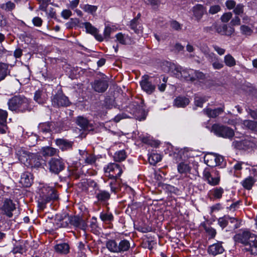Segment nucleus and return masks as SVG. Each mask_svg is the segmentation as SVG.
<instances>
[{
	"instance_id": "obj_1",
	"label": "nucleus",
	"mask_w": 257,
	"mask_h": 257,
	"mask_svg": "<svg viewBox=\"0 0 257 257\" xmlns=\"http://www.w3.org/2000/svg\"><path fill=\"white\" fill-rule=\"evenodd\" d=\"M161 67L164 72L171 73L179 79L187 81L193 80L192 76L195 73V70L183 69L181 66L169 62H163Z\"/></svg>"
},
{
	"instance_id": "obj_2",
	"label": "nucleus",
	"mask_w": 257,
	"mask_h": 257,
	"mask_svg": "<svg viewBox=\"0 0 257 257\" xmlns=\"http://www.w3.org/2000/svg\"><path fill=\"white\" fill-rule=\"evenodd\" d=\"M234 239L235 242L240 243L252 254H257V236L248 231H243L236 234Z\"/></svg>"
},
{
	"instance_id": "obj_3",
	"label": "nucleus",
	"mask_w": 257,
	"mask_h": 257,
	"mask_svg": "<svg viewBox=\"0 0 257 257\" xmlns=\"http://www.w3.org/2000/svg\"><path fill=\"white\" fill-rule=\"evenodd\" d=\"M57 198L58 195L56 190L53 187L45 185L40 190L38 202L39 206L44 208L46 204Z\"/></svg>"
},
{
	"instance_id": "obj_4",
	"label": "nucleus",
	"mask_w": 257,
	"mask_h": 257,
	"mask_svg": "<svg viewBox=\"0 0 257 257\" xmlns=\"http://www.w3.org/2000/svg\"><path fill=\"white\" fill-rule=\"evenodd\" d=\"M105 245L107 249L111 252L121 253L128 250L130 247V242L123 239L118 243L115 240L109 239L106 241Z\"/></svg>"
},
{
	"instance_id": "obj_5",
	"label": "nucleus",
	"mask_w": 257,
	"mask_h": 257,
	"mask_svg": "<svg viewBox=\"0 0 257 257\" xmlns=\"http://www.w3.org/2000/svg\"><path fill=\"white\" fill-rule=\"evenodd\" d=\"M8 104L10 110L23 112L28 108L29 101L23 96H15L9 101Z\"/></svg>"
},
{
	"instance_id": "obj_6",
	"label": "nucleus",
	"mask_w": 257,
	"mask_h": 257,
	"mask_svg": "<svg viewBox=\"0 0 257 257\" xmlns=\"http://www.w3.org/2000/svg\"><path fill=\"white\" fill-rule=\"evenodd\" d=\"M211 131L216 136L226 139H231L234 135L233 130L228 126L215 124L212 125Z\"/></svg>"
},
{
	"instance_id": "obj_7",
	"label": "nucleus",
	"mask_w": 257,
	"mask_h": 257,
	"mask_svg": "<svg viewBox=\"0 0 257 257\" xmlns=\"http://www.w3.org/2000/svg\"><path fill=\"white\" fill-rule=\"evenodd\" d=\"M203 176L204 180L211 186H216L219 184L220 180V177L218 171L212 169L209 170L208 169H204Z\"/></svg>"
},
{
	"instance_id": "obj_8",
	"label": "nucleus",
	"mask_w": 257,
	"mask_h": 257,
	"mask_svg": "<svg viewBox=\"0 0 257 257\" xmlns=\"http://www.w3.org/2000/svg\"><path fill=\"white\" fill-rule=\"evenodd\" d=\"M126 111L130 112L136 119L139 120H144L145 116H142L141 115H144V108L143 105H139V101H134L130 104L126 108Z\"/></svg>"
},
{
	"instance_id": "obj_9",
	"label": "nucleus",
	"mask_w": 257,
	"mask_h": 257,
	"mask_svg": "<svg viewBox=\"0 0 257 257\" xmlns=\"http://www.w3.org/2000/svg\"><path fill=\"white\" fill-rule=\"evenodd\" d=\"M39 132L43 134L59 133L61 128L58 123L54 122L40 123L38 125Z\"/></svg>"
},
{
	"instance_id": "obj_10",
	"label": "nucleus",
	"mask_w": 257,
	"mask_h": 257,
	"mask_svg": "<svg viewBox=\"0 0 257 257\" xmlns=\"http://www.w3.org/2000/svg\"><path fill=\"white\" fill-rule=\"evenodd\" d=\"M104 171L106 176L110 179H115L119 177L122 173L119 165L115 163H109L104 167Z\"/></svg>"
},
{
	"instance_id": "obj_11",
	"label": "nucleus",
	"mask_w": 257,
	"mask_h": 257,
	"mask_svg": "<svg viewBox=\"0 0 257 257\" xmlns=\"http://www.w3.org/2000/svg\"><path fill=\"white\" fill-rule=\"evenodd\" d=\"M50 171L55 174H58L64 168V163L63 160L59 157L52 158L49 162Z\"/></svg>"
},
{
	"instance_id": "obj_12",
	"label": "nucleus",
	"mask_w": 257,
	"mask_h": 257,
	"mask_svg": "<svg viewBox=\"0 0 257 257\" xmlns=\"http://www.w3.org/2000/svg\"><path fill=\"white\" fill-rule=\"evenodd\" d=\"M52 103L54 106H68L70 102L68 98L61 91H58L52 99Z\"/></svg>"
},
{
	"instance_id": "obj_13",
	"label": "nucleus",
	"mask_w": 257,
	"mask_h": 257,
	"mask_svg": "<svg viewBox=\"0 0 257 257\" xmlns=\"http://www.w3.org/2000/svg\"><path fill=\"white\" fill-rule=\"evenodd\" d=\"M24 154L26 155V156L22 155L20 156L19 159L21 161H24L23 158L26 157V161L28 162L29 165L32 167L38 168L41 165V159L37 155L34 154L30 155L25 153H24Z\"/></svg>"
},
{
	"instance_id": "obj_14",
	"label": "nucleus",
	"mask_w": 257,
	"mask_h": 257,
	"mask_svg": "<svg viewBox=\"0 0 257 257\" xmlns=\"http://www.w3.org/2000/svg\"><path fill=\"white\" fill-rule=\"evenodd\" d=\"M80 157L79 161L80 163H84L86 165H93L96 160V158L93 155L88 153L85 150H79Z\"/></svg>"
},
{
	"instance_id": "obj_15",
	"label": "nucleus",
	"mask_w": 257,
	"mask_h": 257,
	"mask_svg": "<svg viewBox=\"0 0 257 257\" xmlns=\"http://www.w3.org/2000/svg\"><path fill=\"white\" fill-rule=\"evenodd\" d=\"M70 223L76 228L85 230L87 225L86 221L79 216H72L70 218Z\"/></svg>"
},
{
	"instance_id": "obj_16",
	"label": "nucleus",
	"mask_w": 257,
	"mask_h": 257,
	"mask_svg": "<svg viewBox=\"0 0 257 257\" xmlns=\"http://www.w3.org/2000/svg\"><path fill=\"white\" fill-rule=\"evenodd\" d=\"M142 89L147 93L152 94L155 90L156 86L152 84L148 79V76H144L143 79L140 82Z\"/></svg>"
},
{
	"instance_id": "obj_17",
	"label": "nucleus",
	"mask_w": 257,
	"mask_h": 257,
	"mask_svg": "<svg viewBox=\"0 0 257 257\" xmlns=\"http://www.w3.org/2000/svg\"><path fill=\"white\" fill-rule=\"evenodd\" d=\"M224 192L223 188L221 187H217L209 190L208 196L211 200H220L222 198Z\"/></svg>"
},
{
	"instance_id": "obj_18",
	"label": "nucleus",
	"mask_w": 257,
	"mask_h": 257,
	"mask_svg": "<svg viewBox=\"0 0 257 257\" xmlns=\"http://www.w3.org/2000/svg\"><path fill=\"white\" fill-rule=\"evenodd\" d=\"M15 205L11 199H6L2 207V210L9 217L13 216L12 212L15 209Z\"/></svg>"
},
{
	"instance_id": "obj_19",
	"label": "nucleus",
	"mask_w": 257,
	"mask_h": 257,
	"mask_svg": "<svg viewBox=\"0 0 257 257\" xmlns=\"http://www.w3.org/2000/svg\"><path fill=\"white\" fill-rule=\"evenodd\" d=\"M55 142L56 145L62 151L71 150L73 145V142L63 139H57Z\"/></svg>"
},
{
	"instance_id": "obj_20",
	"label": "nucleus",
	"mask_w": 257,
	"mask_h": 257,
	"mask_svg": "<svg viewBox=\"0 0 257 257\" xmlns=\"http://www.w3.org/2000/svg\"><path fill=\"white\" fill-rule=\"evenodd\" d=\"M8 113L7 111L0 109V134L7 133L8 127L6 124Z\"/></svg>"
},
{
	"instance_id": "obj_21",
	"label": "nucleus",
	"mask_w": 257,
	"mask_h": 257,
	"mask_svg": "<svg viewBox=\"0 0 257 257\" xmlns=\"http://www.w3.org/2000/svg\"><path fill=\"white\" fill-rule=\"evenodd\" d=\"M48 95L45 90H38L35 93L34 100L38 103L42 104L48 99Z\"/></svg>"
},
{
	"instance_id": "obj_22",
	"label": "nucleus",
	"mask_w": 257,
	"mask_h": 257,
	"mask_svg": "<svg viewBox=\"0 0 257 257\" xmlns=\"http://www.w3.org/2000/svg\"><path fill=\"white\" fill-rule=\"evenodd\" d=\"M92 87L95 91L102 92L106 90L108 84L105 80H95L92 85Z\"/></svg>"
},
{
	"instance_id": "obj_23",
	"label": "nucleus",
	"mask_w": 257,
	"mask_h": 257,
	"mask_svg": "<svg viewBox=\"0 0 257 257\" xmlns=\"http://www.w3.org/2000/svg\"><path fill=\"white\" fill-rule=\"evenodd\" d=\"M83 25L87 33L94 35L99 41H101L102 40L101 37L97 34V29L93 27L90 23L85 22Z\"/></svg>"
},
{
	"instance_id": "obj_24",
	"label": "nucleus",
	"mask_w": 257,
	"mask_h": 257,
	"mask_svg": "<svg viewBox=\"0 0 257 257\" xmlns=\"http://www.w3.org/2000/svg\"><path fill=\"white\" fill-rule=\"evenodd\" d=\"M217 32L223 35L230 36L234 32V29L231 27H228L226 25H223L217 28Z\"/></svg>"
},
{
	"instance_id": "obj_25",
	"label": "nucleus",
	"mask_w": 257,
	"mask_h": 257,
	"mask_svg": "<svg viewBox=\"0 0 257 257\" xmlns=\"http://www.w3.org/2000/svg\"><path fill=\"white\" fill-rule=\"evenodd\" d=\"M224 248L220 243H216L210 245L208 248V252L213 255L222 253Z\"/></svg>"
},
{
	"instance_id": "obj_26",
	"label": "nucleus",
	"mask_w": 257,
	"mask_h": 257,
	"mask_svg": "<svg viewBox=\"0 0 257 257\" xmlns=\"http://www.w3.org/2000/svg\"><path fill=\"white\" fill-rule=\"evenodd\" d=\"M243 145L246 146L244 147L245 150L250 149H253L255 147L256 143V139L251 137L247 136L243 140Z\"/></svg>"
},
{
	"instance_id": "obj_27",
	"label": "nucleus",
	"mask_w": 257,
	"mask_h": 257,
	"mask_svg": "<svg viewBox=\"0 0 257 257\" xmlns=\"http://www.w3.org/2000/svg\"><path fill=\"white\" fill-rule=\"evenodd\" d=\"M32 181L31 174L26 172L22 175L20 182L24 186L28 187L31 185Z\"/></svg>"
},
{
	"instance_id": "obj_28",
	"label": "nucleus",
	"mask_w": 257,
	"mask_h": 257,
	"mask_svg": "<svg viewBox=\"0 0 257 257\" xmlns=\"http://www.w3.org/2000/svg\"><path fill=\"white\" fill-rule=\"evenodd\" d=\"M255 182L256 180L253 177L248 176L243 180L240 184L245 189L250 190Z\"/></svg>"
},
{
	"instance_id": "obj_29",
	"label": "nucleus",
	"mask_w": 257,
	"mask_h": 257,
	"mask_svg": "<svg viewBox=\"0 0 257 257\" xmlns=\"http://www.w3.org/2000/svg\"><path fill=\"white\" fill-rule=\"evenodd\" d=\"M215 154L208 153L205 155L204 156V162L208 166H216V163H215Z\"/></svg>"
},
{
	"instance_id": "obj_30",
	"label": "nucleus",
	"mask_w": 257,
	"mask_h": 257,
	"mask_svg": "<svg viewBox=\"0 0 257 257\" xmlns=\"http://www.w3.org/2000/svg\"><path fill=\"white\" fill-rule=\"evenodd\" d=\"M188 98L182 96L177 97L174 100V105L178 107H184L189 103Z\"/></svg>"
},
{
	"instance_id": "obj_31",
	"label": "nucleus",
	"mask_w": 257,
	"mask_h": 257,
	"mask_svg": "<svg viewBox=\"0 0 257 257\" xmlns=\"http://www.w3.org/2000/svg\"><path fill=\"white\" fill-rule=\"evenodd\" d=\"M223 111L222 108H217L214 109L206 108L203 110V112L209 117H215Z\"/></svg>"
},
{
	"instance_id": "obj_32",
	"label": "nucleus",
	"mask_w": 257,
	"mask_h": 257,
	"mask_svg": "<svg viewBox=\"0 0 257 257\" xmlns=\"http://www.w3.org/2000/svg\"><path fill=\"white\" fill-rule=\"evenodd\" d=\"M55 249L57 252L66 254L69 251V246L66 243H60L55 246Z\"/></svg>"
},
{
	"instance_id": "obj_33",
	"label": "nucleus",
	"mask_w": 257,
	"mask_h": 257,
	"mask_svg": "<svg viewBox=\"0 0 257 257\" xmlns=\"http://www.w3.org/2000/svg\"><path fill=\"white\" fill-rule=\"evenodd\" d=\"M96 197L99 201H106L110 198V194L105 190H99L98 193H96Z\"/></svg>"
},
{
	"instance_id": "obj_34",
	"label": "nucleus",
	"mask_w": 257,
	"mask_h": 257,
	"mask_svg": "<svg viewBox=\"0 0 257 257\" xmlns=\"http://www.w3.org/2000/svg\"><path fill=\"white\" fill-rule=\"evenodd\" d=\"M178 171L181 174H187L190 172L191 167L187 162H181L179 163L177 167Z\"/></svg>"
},
{
	"instance_id": "obj_35",
	"label": "nucleus",
	"mask_w": 257,
	"mask_h": 257,
	"mask_svg": "<svg viewBox=\"0 0 257 257\" xmlns=\"http://www.w3.org/2000/svg\"><path fill=\"white\" fill-rule=\"evenodd\" d=\"M204 9L202 5H197L193 7L194 16L198 19H200L204 13Z\"/></svg>"
},
{
	"instance_id": "obj_36",
	"label": "nucleus",
	"mask_w": 257,
	"mask_h": 257,
	"mask_svg": "<svg viewBox=\"0 0 257 257\" xmlns=\"http://www.w3.org/2000/svg\"><path fill=\"white\" fill-rule=\"evenodd\" d=\"M115 37L117 41L123 45L128 44L131 42V39L128 36L123 35L121 33L116 34Z\"/></svg>"
},
{
	"instance_id": "obj_37",
	"label": "nucleus",
	"mask_w": 257,
	"mask_h": 257,
	"mask_svg": "<svg viewBox=\"0 0 257 257\" xmlns=\"http://www.w3.org/2000/svg\"><path fill=\"white\" fill-rule=\"evenodd\" d=\"M26 250L24 243L23 242H19L15 245L12 251L14 254L18 253L22 254L25 252Z\"/></svg>"
},
{
	"instance_id": "obj_38",
	"label": "nucleus",
	"mask_w": 257,
	"mask_h": 257,
	"mask_svg": "<svg viewBox=\"0 0 257 257\" xmlns=\"http://www.w3.org/2000/svg\"><path fill=\"white\" fill-rule=\"evenodd\" d=\"M148 160L150 164L155 165L162 160V157L159 154L152 153L149 156Z\"/></svg>"
},
{
	"instance_id": "obj_39",
	"label": "nucleus",
	"mask_w": 257,
	"mask_h": 257,
	"mask_svg": "<svg viewBox=\"0 0 257 257\" xmlns=\"http://www.w3.org/2000/svg\"><path fill=\"white\" fill-rule=\"evenodd\" d=\"M77 123L82 129L84 130H89V123L88 120L82 116H78L77 119Z\"/></svg>"
},
{
	"instance_id": "obj_40",
	"label": "nucleus",
	"mask_w": 257,
	"mask_h": 257,
	"mask_svg": "<svg viewBox=\"0 0 257 257\" xmlns=\"http://www.w3.org/2000/svg\"><path fill=\"white\" fill-rule=\"evenodd\" d=\"M57 153V150L52 147H45L42 149V154L44 156H52Z\"/></svg>"
},
{
	"instance_id": "obj_41",
	"label": "nucleus",
	"mask_w": 257,
	"mask_h": 257,
	"mask_svg": "<svg viewBox=\"0 0 257 257\" xmlns=\"http://www.w3.org/2000/svg\"><path fill=\"white\" fill-rule=\"evenodd\" d=\"M242 125L243 126L250 130L256 131L257 122L256 121L250 120H245L243 121Z\"/></svg>"
},
{
	"instance_id": "obj_42",
	"label": "nucleus",
	"mask_w": 257,
	"mask_h": 257,
	"mask_svg": "<svg viewBox=\"0 0 257 257\" xmlns=\"http://www.w3.org/2000/svg\"><path fill=\"white\" fill-rule=\"evenodd\" d=\"M100 218L103 222H110L113 220V216L110 212H102L100 213Z\"/></svg>"
},
{
	"instance_id": "obj_43",
	"label": "nucleus",
	"mask_w": 257,
	"mask_h": 257,
	"mask_svg": "<svg viewBox=\"0 0 257 257\" xmlns=\"http://www.w3.org/2000/svg\"><path fill=\"white\" fill-rule=\"evenodd\" d=\"M126 157V154L124 150L118 151L114 155V159L117 162L122 161L125 159Z\"/></svg>"
},
{
	"instance_id": "obj_44",
	"label": "nucleus",
	"mask_w": 257,
	"mask_h": 257,
	"mask_svg": "<svg viewBox=\"0 0 257 257\" xmlns=\"http://www.w3.org/2000/svg\"><path fill=\"white\" fill-rule=\"evenodd\" d=\"M224 63L228 67H232L235 65L236 61L234 58L230 54H227L224 56Z\"/></svg>"
},
{
	"instance_id": "obj_45",
	"label": "nucleus",
	"mask_w": 257,
	"mask_h": 257,
	"mask_svg": "<svg viewBox=\"0 0 257 257\" xmlns=\"http://www.w3.org/2000/svg\"><path fill=\"white\" fill-rule=\"evenodd\" d=\"M212 62V66L214 69H220L223 67V64L221 61L215 55V57L210 58Z\"/></svg>"
},
{
	"instance_id": "obj_46",
	"label": "nucleus",
	"mask_w": 257,
	"mask_h": 257,
	"mask_svg": "<svg viewBox=\"0 0 257 257\" xmlns=\"http://www.w3.org/2000/svg\"><path fill=\"white\" fill-rule=\"evenodd\" d=\"M208 100V98L206 96H201L197 95L195 97L194 102L197 106L202 107L203 103Z\"/></svg>"
},
{
	"instance_id": "obj_47",
	"label": "nucleus",
	"mask_w": 257,
	"mask_h": 257,
	"mask_svg": "<svg viewBox=\"0 0 257 257\" xmlns=\"http://www.w3.org/2000/svg\"><path fill=\"white\" fill-rule=\"evenodd\" d=\"M81 8L85 12L91 14L93 15L94 13L96 12L97 7L93 5H90L88 4L84 5Z\"/></svg>"
},
{
	"instance_id": "obj_48",
	"label": "nucleus",
	"mask_w": 257,
	"mask_h": 257,
	"mask_svg": "<svg viewBox=\"0 0 257 257\" xmlns=\"http://www.w3.org/2000/svg\"><path fill=\"white\" fill-rule=\"evenodd\" d=\"M8 65L3 63H0V81L6 77L7 74Z\"/></svg>"
},
{
	"instance_id": "obj_49",
	"label": "nucleus",
	"mask_w": 257,
	"mask_h": 257,
	"mask_svg": "<svg viewBox=\"0 0 257 257\" xmlns=\"http://www.w3.org/2000/svg\"><path fill=\"white\" fill-rule=\"evenodd\" d=\"M15 4L11 1H9L1 6V8L6 11H11L15 8Z\"/></svg>"
},
{
	"instance_id": "obj_50",
	"label": "nucleus",
	"mask_w": 257,
	"mask_h": 257,
	"mask_svg": "<svg viewBox=\"0 0 257 257\" xmlns=\"http://www.w3.org/2000/svg\"><path fill=\"white\" fill-rule=\"evenodd\" d=\"M183 150L176 149V151L170 154V156H172L173 160L176 163L178 162L182 158V154Z\"/></svg>"
},
{
	"instance_id": "obj_51",
	"label": "nucleus",
	"mask_w": 257,
	"mask_h": 257,
	"mask_svg": "<svg viewBox=\"0 0 257 257\" xmlns=\"http://www.w3.org/2000/svg\"><path fill=\"white\" fill-rule=\"evenodd\" d=\"M229 216L228 215H225L222 217H220L218 220V224L222 228L225 227L229 221Z\"/></svg>"
},
{
	"instance_id": "obj_52",
	"label": "nucleus",
	"mask_w": 257,
	"mask_h": 257,
	"mask_svg": "<svg viewBox=\"0 0 257 257\" xmlns=\"http://www.w3.org/2000/svg\"><path fill=\"white\" fill-rule=\"evenodd\" d=\"M201 50L207 57H215V54L212 52H210L209 48L206 45L203 44L201 47Z\"/></svg>"
},
{
	"instance_id": "obj_53",
	"label": "nucleus",
	"mask_w": 257,
	"mask_h": 257,
	"mask_svg": "<svg viewBox=\"0 0 257 257\" xmlns=\"http://www.w3.org/2000/svg\"><path fill=\"white\" fill-rule=\"evenodd\" d=\"M203 226L206 232L208 234V235L210 236L211 238H213L215 237L216 234L215 229H214L212 227L209 225L207 226L205 224H203Z\"/></svg>"
},
{
	"instance_id": "obj_54",
	"label": "nucleus",
	"mask_w": 257,
	"mask_h": 257,
	"mask_svg": "<svg viewBox=\"0 0 257 257\" xmlns=\"http://www.w3.org/2000/svg\"><path fill=\"white\" fill-rule=\"evenodd\" d=\"M232 146L238 150H245V145H243V140H234L232 143Z\"/></svg>"
},
{
	"instance_id": "obj_55",
	"label": "nucleus",
	"mask_w": 257,
	"mask_h": 257,
	"mask_svg": "<svg viewBox=\"0 0 257 257\" xmlns=\"http://www.w3.org/2000/svg\"><path fill=\"white\" fill-rule=\"evenodd\" d=\"M240 30L242 34L250 36L252 34L253 31L252 30L247 26L242 25L240 27Z\"/></svg>"
},
{
	"instance_id": "obj_56",
	"label": "nucleus",
	"mask_w": 257,
	"mask_h": 257,
	"mask_svg": "<svg viewBox=\"0 0 257 257\" xmlns=\"http://www.w3.org/2000/svg\"><path fill=\"white\" fill-rule=\"evenodd\" d=\"M40 3L39 9L44 12H47V8L50 0H37Z\"/></svg>"
},
{
	"instance_id": "obj_57",
	"label": "nucleus",
	"mask_w": 257,
	"mask_h": 257,
	"mask_svg": "<svg viewBox=\"0 0 257 257\" xmlns=\"http://www.w3.org/2000/svg\"><path fill=\"white\" fill-rule=\"evenodd\" d=\"M215 158L216 166H220L222 167L225 165V162H224V158L222 156L215 154Z\"/></svg>"
},
{
	"instance_id": "obj_58",
	"label": "nucleus",
	"mask_w": 257,
	"mask_h": 257,
	"mask_svg": "<svg viewBox=\"0 0 257 257\" xmlns=\"http://www.w3.org/2000/svg\"><path fill=\"white\" fill-rule=\"evenodd\" d=\"M233 12L236 15H239L243 12V6L241 4L236 5L234 9Z\"/></svg>"
},
{
	"instance_id": "obj_59",
	"label": "nucleus",
	"mask_w": 257,
	"mask_h": 257,
	"mask_svg": "<svg viewBox=\"0 0 257 257\" xmlns=\"http://www.w3.org/2000/svg\"><path fill=\"white\" fill-rule=\"evenodd\" d=\"M192 76L193 80L195 79L203 80L205 78V75L202 72L196 70H195V73H193Z\"/></svg>"
},
{
	"instance_id": "obj_60",
	"label": "nucleus",
	"mask_w": 257,
	"mask_h": 257,
	"mask_svg": "<svg viewBox=\"0 0 257 257\" xmlns=\"http://www.w3.org/2000/svg\"><path fill=\"white\" fill-rule=\"evenodd\" d=\"M232 13L228 12L224 13L221 17V21L224 23L228 22L232 17Z\"/></svg>"
},
{
	"instance_id": "obj_61",
	"label": "nucleus",
	"mask_w": 257,
	"mask_h": 257,
	"mask_svg": "<svg viewBox=\"0 0 257 257\" xmlns=\"http://www.w3.org/2000/svg\"><path fill=\"white\" fill-rule=\"evenodd\" d=\"M131 117V116H129L125 113H122L118 114L116 116H115V117L114 118V120L115 122H117L123 118H128V117Z\"/></svg>"
},
{
	"instance_id": "obj_62",
	"label": "nucleus",
	"mask_w": 257,
	"mask_h": 257,
	"mask_svg": "<svg viewBox=\"0 0 257 257\" xmlns=\"http://www.w3.org/2000/svg\"><path fill=\"white\" fill-rule=\"evenodd\" d=\"M112 30L113 29L109 25L106 26L103 32L104 37L109 38Z\"/></svg>"
},
{
	"instance_id": "obj_63",
	"label": "nucleus",
	"mask_w": 257,
	"mask_h": 257,
	"mask_svg": "<svg viewBox=\"0 0 257 257\" xmlns=\"http://www.w3.org/2000/svg\"><path fill=\"white\" fill-rule=\"evenodd\" d=\"M220 10V7L219 5L212 6L210 8L209 13L211 14H215Z\"/></svg>"
},
{
	"instance_id": "obj_64",
	"label": "nucleus",
	"mask_w": 257,
	"mask_h": 257,
	"mask_svg": "<svg viewBox=\"0 0 257 257\" xmlns=\"http://www.w3.org/2000/svg\"><path fill=\"white\" fill-rule=\"evenodd\" d=\"M72 15V12L69 10H64L61 12V16L64 19H68Z\"/></svg>"
}]
</instances>
